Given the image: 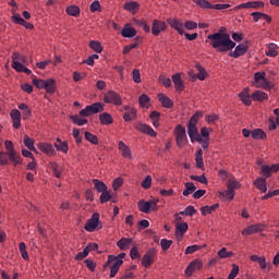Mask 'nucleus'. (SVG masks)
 Returning a JSON list of instances; mask_svg holds the SVG:
<instances>
[{
  "label": "nucleus",
  "instance_id": "1",
  "mask_svg": "<svg viewBox=\"0 0 279 279\" xmlns=\"http://www.w3.org/2000/svg\"><path fill=\"white\" fill-rule=\"evenodd\" d=\"M210 40V45L214 49H217L220 53L226 51H232L236 47V43L230 39V35L226 33H215L207 36Z\"/></svg>",
  "mask_w": 279,
  "mask_h": 279
},
{
  "label": "nucleus",
  "instance_id": "2",
  "mask_svg": "<svg viewBox=\"0 0 279 279\" xmlns=\"http://www.w3.org/2000/svg\"><path fill=\"white\" fill-rule=\"evenodd\" d=\"M32 82L36 88L39 90H46L48 95H54L58 90V83H56L54 78L41 80L34 77Z\"/></svg>",
  "mask_w": 279,
  "mask_h": 279
},
{
  "label": "nucleus",
  "instance_id": "3",
  "mask_svg": "<svg viewBox=\"0 0 279 279\" xmlns=\"http://www.w3.org/2000/svg\"><path fill=\"white\" fill-rule=\"evenodd\" d=\"M202 119V112H196L194 116L191 117L187 123V134L190 137L191 143H195V141H201L199 131L197 130V121Z\"/></svg>",
  "mask_w": 279,
  "mask_h": 279
},
{
  "label": "nucleus",
  "instance_id": "4",
  "mask_svg": "<svg viewBox=\"0 0 279 279\" xmlns=\"http://www.w3.org/2000/svg\"><path fill=\"white\" fill-rule=\"evenodd\" d=\"M158 199H150L147 202H145V199H141L137 203L138 210L145 215H147L149 210L156 213V210H158Z\"/></svg>",
  "mask_w": 279,
  "mask_h": 279
},
{
  "label": "nucleus",
  "instance_id": "5",
  "mask_svg": "<svg viewBox=\"0 0 279 279\" xmlns=\"http://www.w3.org/2000/svg\"><path fill=\"white\" fill-rule=\"evenodd\" d=\"M12 61V69H14V71H29V69L25 68L27 62V58H25V56L19 52H13Z\"/></svg>",
  "mask_w": 279,
  "mask_h": 279
},
{
  "label": "nucleus",
  "instance_id": "6",
  "mask_svg": "<svg viewBox=\"0 0 279 279\" xmlns=\"http://www.w3.org/2000/svg\"><path fill=\"white\" fill-rule=\"evenodd\" d=\"M104 104L102 102H94L85 107V109L80 111L81 117H90L93 114H99V112H104Z\"/></svg>",
  "mask_w": 279,
  "mask_h": 279
},
{
  "label": "nucleus",
  "instance_id": "7",
  "mask_svg": "<svg viewBox=\"0 0 279 279\" xmlns=\"http://www.w3.org/2000/svg\"><path fill=\"white\" fill-rule=\"evenodd\" d=\"M255 88H264V90H271V83L265 78V72H256L254 75V83Z\"/></svg>",
  "mask_w": 279,
  "mask_h": 279
},
{
  "label": "nucleus",
  "instance_id": "8",
  "mask_svg": "<svg viewBox=\"0 0 279 279\" xmlns=\"http://www.w3.org/2000/svg\"><path fill=\"white\" fill-rule=\"evenodd\" d=\"M101 228H104V223L99 221V213L93 214L85 225L86 232H95V230H101Z\"/></svg>",
  "mask_w": 279,
  "mask_h": 279
},
{
  "label": "nucleus",
  "instance_id": "9",
  "mask_svg": "<svg viewBox=\"0 0 279 279\" xmlns=\"http://www.w3.org/2000/svg\"><path fill=\"white\" fill-rule=\"evenodd\" d=\"M105 104H112L113 106H122L123 99L121 95L117 94L114 90H109L104 96Z\"/></svg>",
  "mask_w": 279,
  "mask_h": 279
},
{
  "label": "nucleus",
  "instance_id": "10",
  "mask_svg": "<svg viewBox=\"0 0 279 279\" xmlns=\"http://www.w3.org/2000/svg\"><path fill=\"white\" fill-rule=\"evenodd\" d=\"M175 141L178 147H184L186 143H189V137L186 136V129H184L182 125L177 126V133H175Z\"/></svg>",
  "mask_w": 279,
  "mask_h": 279
},
{
  "label": "nucleus",
  "instance_id": "11",
  "mask_svg": "<svg viewBox=\"0 0 279 279\" xmlns=\"http://www.w3.org/2000/svg\"><path fill=\"white\" fill-rule=\"evenodd\" d=\"M156 248H149L142 258L143 267H151V265H154V263L156 262Z\"/></svg>",
  "mask_w": 279,
  "mask_h": 279
},
{
  "label": "nucleus",
  "instance_id": "12",
  "mask_svg": "<svg viewBox=\"0 0 279 279\" xmlns=\"http://www.w3.org/2000/svg\"><path fill=\"white\" fill-rule=\"evenodd\" d=\"M250 260L253 263H258L260 269L265 271H269L271 269V262H267V258L265 256L258 257V255H251Z\"/></svg>",
  "mask_w": 279,
  "mask_h": 279
},
{
  "label": "nucleus",
  "instance_id": "13",
  "mask_svg": "<svg viewBox=\"0 0 279 279\" xmlns=\"http://www.w3.org/2000/svg\"><path fill=\"white\" fill-rule=\"evenodd\" d=\"M165 29H167V23L159 20L153 21V26H151L153 36H160V32H165Z\"/></svg>",
  "mask_w": 279,
  "mask_h": 279
},
{
  "label": "nucleus",
  "instance_id": "14",
  "mask_svg": "<svg viewBox=\"0 0 279 279\" xmlns=\"http://www.w3.org/2000/svg\"><path fill=\"white\" fill-rule=\"evenodd\" d=\"M204 267V264L199 259H195L192 263L189 264V266L185 268L186 276L191 277L193 276L194 271H199Z\"/></svg>",
  "mask_w": 279,
  "mask_h": 279
},
{
  "label": "nucleus",
  "instance_id": "15",
  "mask_svg": "<svg viewBox=\"0 0 279 279\" xmlns=\"http://www.w3.org/2000/svg\"><path fill=\"white\" fill-rule=\"evenodd\" d=\"M167 23L172 29H175L180 36H184V24L180 22V20L170 17L167 20Z\"/></svg>",
  "mask_w": 279,
  "mask_h": 279
},
{
  "label": "nucleus",
  "instance_id": "16",
  "mask_svg": "<svg viewBox=\"0 0 279 279\" xmlns=\"http://www.w3.org/2000/svg\"><path fill=\"white\" fill-rule=\"evenodd\" d=\"M250 8H253V10H258L260 8H265V2L263 1H248L245 3H241L238 5V10H250Z\"/></svg>",
  "mask_w": 279,
  "mask_h": 279
},
{
  "label": "nucleus",
  "instance_id": "17",
  "mask_svg": "<svg viewBox=\"0 0 279 279\" xmlns=\"http://www.w3.org/2000/svg\"><path fill=\"white\" fill-rule=\"evenodd\" d=\"M135 130H137L138 132H142L143 134H147L148 136H151L153 138H156V136H157L156 131H154V129H151V126H149L148 124H145V123H138L135 126Z\"/></svg>",
  "mask_w": 279,
  "mask_h": 279
},
{
  "label": "nucleus",
  "instance_id": "18",
  "mask_svg": "<svg viewBox=\"0 0 279 279\" xmlns=\"http://www.w3.org/2000/svg\"><path fill=\"white\" fill-rule=\"evenodd\" d=\"M265 230V225H251L247 228L243 229V236H247L250 234H256L257 232H263Z\"/></svg>",
  "mask_w": 279,
  "mask_h": 279
},
{
  "label": "nucleus",
  "instance_id": "19",
  "mask_svg": "<svg viewBox=\"0 0 279 279\" xmlns=\"http://www.w3.org/2000/svg\"><path fill=\"white\" fill-rule=\"evenodd\" d=\"M246 52H247V45L239 44L235 47V50L230 52V57L231 58H241V56H245Z\"/></svg>",
  "mask_w": 279,
  "mask_h": 279
},
{
  "label": "nucleus",
  "instance_id": "20",
  "mask_svg": "<svg viewBox=\"0 0 279 279\" xmlns=\"http://www.w3.org/2000/svg\"><path fill=\"white\" fill-rule=\"evenodd\" d=\"M172 82L178 93H182V90H184V81H182V75L180 73L172 75Z\"/></svg>",
  "mask_w": 279,
  "mask_h": 279
},
{
  "label": "nucleus",
  "instance_id": "21",
  "mask_svg": "<svg viewBox=\"0 0 279 279\" xmlns=\"http://www.w3.org/2000/svg\"><path fill=\"white\" fill-rule=\"evenodd\" d=\"M186 230H189V223H186V222H177L175 223V236H177V239H180L181 236H184Z\"/></svg>",
  "mask_w": 279,
  "mask_h": 279
},
{
  "label": "nucleus",
  "instance_id": "22",
  "mask_svg": "<svg viewBox=\"0 0 279 279\" xmlns=\"http://www.w3.org/2000/svg\"><path fill=\"white\" fill-rule=\"evenodd\" d=\"M38 149L44 151V154H48V156H56V149L53 148V145L49 143H39Z\"/></svg>",
  "mask_w": 279,
  "mask_h": 279
},
{
  "label": "nucleus",
  "instance_id": "23",
  "mask_svg": "<svg viewBox=\"0 0 279 279\" xmlns=\"http://www.w3.org/2000/svg\"><path fill=\"white\" fill-rule=\"evenodd\" d=\"M124 110H125V112H130V113H124V116H123V119L126 123H130V121H134V119H136L137 111L135 108L125 106ZM130 114H131V117H130Z\"/></svg>",
  "mask_w": 279,
  "mask_h": 279
},
{
  "label": "nucleus",
  "instance_id": "24",
  "mask_svg": "<svg viewBox=\"0 0 279 279\" xmlns=\"http://www.w3.org/2000/svg\"><path fill=\"white\" fill-rule=\"evenodd\" d=\"M10 117L13 121V128H15V130H19V128H21V111H19L17 109H13L10 113Z\"/></svg>",
  "mask_w": 279,
  "mask_h": 279
},
{
  "label": "nucleus",
  "instance_id": "25",
  "mask_svg": "<svg viewBox=\"0 0 279 279\" xmlns=\"http://www.w3.org/2000/svg\"><path fill=\"white\" fill-rule=\"evenodd\" d=\"M118 149H120L123 158H129V160L132 159V150L128 147V145H125L123 141L118 143Z\"/></svg>",
  "mask_w": 279,
  "mask_h": 279
},
{
  "label": "nucleus",
  "instance_id": "26",
  "mask_svg": "<svg viewBox=\"0 0 279 279\" xmlns=\"http://www.w3.org/2000/svg\"><path fill=\"white\" fill-rule=\"evenodd\" d=\"M112 263H113V265H111V267H113V269H118V271H119V269L121 268V265H123V259H121L114 255H109L107 265H110Z\"/></svg>",
  "mask_w": 279,
  "mask_h": 279
},
{
  "label": "nucleus",
  "instance_id": "27",
  "mask_svg": "<svg viewBox=\"0 0 279 279\" xmlns=\"http://www.w3.org/2000/svg\"><path fill=\"white\" fill-rule=\"evenodd\" d=\"M99 121L101 125H112L114 123V119L112 118V114L108 112L100 113Z\"/></svg>",
  "mask_w": 279,
  "mask_h": 279
},
{
  "label": "nucleus",
  "instance_id": "28",
  "mask_svg": "<svg viewBox=\"0 0 279 279\" xmlns=\"http://www.w3.org/2000/svg\"><path fill=\"white\" fill-rule=\"evenodd\" d=\"M158 100L163 106V108H173V100H171V98H169L167 95L158 94Z\"/></svg>",
  "mask_w": 279,
  "mask_h": 279
},
{
  "label": "nucleus",
  "instance_id": "29",
  "mask_svg": "<svg viewBox=\"0 0 279 279\" xmlns=\"http://www.w3.org/2000/svg\"><path fill=\"white\" fill-rule=\"evenodd\" d=\"M54 147L58 151H62L63 154H69V144L66 142H62L60 137L57 138V143H54Z\"/></svg>",
  "mask_w": 279,
  "mask_h": 279
},
{
  "label": "nucleus",
  "instance_id": "30",
  "mask_svg": "<svg viewBox=\"0 0 279 279\" xmlns=\"http://www.w3.org/2000/svg\"><path fill=\"white\" fill-rule=\"evenodd\" d=\"M239 97L245 106H252V97L250 96V88L246 87L245 90L239 94Z\"/></svg>",
  "mask_w": 279,
  "mask_h": 279
},
{
  "label": "nucleus",
  "instance_id": "31",
  "mask_svg": "<svg viewBox=\"0 0 279 279\" xmlns=\"http://www.w3.org/2000/svg\"><path fill=\"white\" fill-rule=\"evenodd\" d=\"M189 77L191 82H195V80H201V82H204V80L208 77V72L199 71L197 74H193V72H189Z\"/></svg>",
  "mask_w": 279,
  "mask_h": 279
},
{
  "label": "nucleus",
  "instance_id": "32",
  "mask_svg": "<svg viewBox=\"0 0 279 279\" xmlns=\"http://www.w3.org/2000/svg\"><path fill=\"white\" fill-rule=\"evenodd\" d=\"M265 99H269V96L263 90H256L252 94L253 101H265Z\"/></svg>",
  "mask_w": 279,
  "mask_h": 279
},
{
  "label": "nucleus",
  "instance_id": "33",
  "mask_svg": "<svg viewBox=\"0 0 279 279\" xmlns=\"http://www.w3.org/2000/svg\"><path fill=\"white\" fill-rule=\"evenodd\" d=\"M254 184H255L256 189H258V191H260V193L267 192V180L266 179L259 178L254 181Z\"/></svg>",
  "mask_w": 279,
  "mask_h": 279
},
{
  "label": "nucleus",
  "instance_id": "34",
  "mask_svg": "<svg viewBox=\"0 0 279 279\" xmlns=\"http://www.w3.org/2000/svg\"><path fill=\"white\" fill-rule=\"evenodd\" d=\"M136 34H137V32L135 31L134 27L125 26L121 31V35L123 36V38H134V36H136Z\"/></svg>",
  "mask_w": 279,
  "mask_h": 279
},
{
  "label": "nucleus",
  "instance_id": "35",
  "mask_svg": "<svg viewBox=\"0 0 279 279\" xmlns=\"http://www.w3.org/2000/svg\"><path fill=\"white\" fill-rule=\"evenodd\" d=\"M117 245L120 250L125 251L130 245H132V239L130 238H122L117 242Z\"/></svg>",
  "mask_w": 279,
  "mask_h": 279
},
{
  "label": "nucleus",
  "instance_id": "36",
  "mask_svg": "<svg viewBox=\"0 0 279 279\" xmlns=\"http://www.w3.org/2000/svg\"><path fill=\"white\" fill-rule=\"evenodd\" d=\"M195 162L197 169H203L204 168V150L198 149L195 155Z\"/></svg>",
  "mask_w": 279,
  "mask_h": 279
},
{
  "label": "nucleus",
  "instance_id": "37",
  "mask_svg": "<svg viewBox=\"0 0 279 279\" xmlns=\"http://www.w3.org/2000/svg\"><path fill=\"white\" fill-rule=\"evenodd\" d=\"M252 138L255 141H264V138H267V134L263 132V129H254L252 131Z\"/></svg>",
  "mask_w": 279,
  "mask_h": 279
},
{
  "label": "nucleus",
  "instance_id": "38",
  "mask_svg": "<svg viewBox=\"0 0 279 279\" xmlns=\"http://www.w3.org/2000/svg\"><path fill=\"white\" fill-rule=\"evenodd\" d=\"M93 184H94V189L98 193H104L108 189V185H106V183H104L102 181H99L98 179H94Z\"/></svg>",
  "mask_w": 279,
  "mask_h": 279
},
{
  "label": "nucleus",
  "instance_id": "39",
  "mask_svg": "<svg viewBox=\"0 0 279 279\" xmlns=\"http://www.w3.org/2000/svg\"><path fill=\"white\" fill-rule=\"evenodd\" d=\"M197 191V187L193 182H186L185 183V190L183 191V196L189 197V195L195 193Z\"/></svg>",
  "mask_w": 279,
  "mask_h": 279
},
{
  "label": "nucleus",
  "instance_id": "40",
  "mask_svg": "<svg viewBox=\"0 0 279 279\" xmlns=\"http://www.w3.org/2000/svg\"><path fill=\"white\" fill-rule=\"evenodd\" d=\"M8 156H9V160L13 162L14 167H16V165H22L23 160L21 159V155L16 153V150H14L13 153H10Z\"/></svg>",
  "mask_w": 279,
  "mask_h": 279
},
{
  "label": "nucleus",
  "instance_id": "41",
  "mask_svg": "<svg viewBox=\"0 0 279 279\" xmlns=\"http://www.w3.org/2000/svg\"><path fill=\"white\" fill-rule=\"evenodd\" d=\"M217 208H219V204H214L211 206H204L201 208V213L204 217H206V215H210V214L215 213V210H217Z\"/></svg>",
  "mask_w": 279,
  "mask_h": 279
},
{
  "label": "nucleus",
  "instance_id": "42",
  "mask_svg": "<svg viewBox=\"0 0 279 279\" xmlns=\"http://www.w3.org/2000/svg\"><path fill=\"white\" fill-rule=\"evenodd\" d=\"M138 2H126L124 4V10L128 12H131L132 14H135V12H138Z\"/></svg>",
  "mask_w": 279,
  "mask_h": 279
},
{
  "label": "nucleus",
  "instance_id": "43",
  "mask_svg": "<svg viewBox=\"0 0 279 279\" xmlns=\"http://www.w3.org/2000/svg\"><path fill=\"white\" fill-rule=\"evenodd\" d=\"M235 192L228 189L223 192H219V197H225L226 199H229V202H232L234 199Z\"/></svg>",
  "mask_w": 279,
  "mask_h": 279
},
{
  "label": "nucleus",
  "instance_id": "44",
  "mask_svg": "<svg viewBox=\"0 0 279 279\" xmlns=\"http://www.w3.org/2000/svg\"><path fill=\"white\" fill-rule=\"evenodd\" d=\"M24 145L29 149V151H36V147L34 146V138L29 137L28 135L24 136Z\"/></svg>",
  "mask_w": 279,
  "mask_h": 279
},
{
  "label": "nucleus",
  "instance_id": "45",
  "mask_svg": "<svg viewBox=\"0 0 279 279\" xmlns=\"http://www.w3.org/2000/svg\"><path fill=\"white\" fill-rule=\"evenodd\" d=\"M89 47L90 49H93V51H95L96 53H101V51H104V47H101V43L97 41V40H90L89 41Z\"/></svg>",
  "mask_w": 279,
  "mask_h": 279
},
{
  "label": "nucleus",
  "instance_id": "46",
  "mask_svg": "<svg viewBox=\"0 0 279 279\" xmlns=\"http://www.w3.org/2000/svg\"><path fill=\"white\" fill-rule=\"evenodd\" d=\"M71 121L75 124V125H86V123H88V120L86 119H82L80 116L75 114V116H71L70 117Z\"/></svg>",
  "mask_w": 279,
  "mask_h": 279
},
{
  "label": "nucleus",
  "instance_id": "47",
  "mask_svg": "<svg viewBox=\"0 0 279 279\" xmlns=\"http://www.w3.org/2000/svg\"><path fill=\"white\" fill-rule=\"evenodd\" d=\"M66 14L70 16H80V7L77 5H70L65 9Z\"/></svg>",
  "mask_w": 279,
  "mask_h": 279
},
{
  "label": "nucleus",
  "instance_id": "48",
  "mask_svg": "<svg viewBox=\"0 0 279 279\" xmlns=\"http://www.w3.org/2000/svg\"><path fill=\"white\" fill-rule=\"evenodd\" d=\"M85 138H86V141L92 143V145H99V140L97 138V135H95L88 131L85 132Z\"/></svg>",
  "mask_w": 279,
  "mask_h": 279
},
{
  "label": "nucleus",
  "instance_id": "49",
  "mask_svg": "<svg viewBox=\"0 0 279 279\" xmlns=\"http://www.w3.org/2000/svg\"><path fill=\"white\" fill-rule=\"evenodd\" d=\"M51 169L53 171L54 178L61 179L62 178V168L57 162L51 163Z\"/></svg>",
  "mask_w": 279,
  "mask_h": 279
},
{
  "label": "nucleus",
  "instance_id": "50",
  "mask_svg": "<svg viewBox=\"0 0 279 279\" xmlns=\"http://www.w3.org/2000/svg\"><path fill=\"white\" fill-rule=\"evenodd\" d=\"M278 46L276 44H269L268 51H266V56H270V58H276L278 56Z\"/></svg>",
  "mask_w": 279,
  "mask_h": 279
},
{
  "label": "nucleus",
  "instance_id": "51",
  "mask_svg": "<svg viewBox=\"0 0 279 279\" xmlns=\"http://www.w3.org/2000/svg\"><path fill=\"white\" fill-rule=\"evenodd\" d=\"M227 189H229L230 191H236V189H241V183H239V181L236 180L230 179L227 182Z\"/></svg>",
  "mask_w": 279,
  "mask_h": 279
},
{
  "label": "nucleus",
  "instance_id": "52",
  "mask_svg": "<svg viewBox=\"0 0 279 279\" xmlns=\"http://www.w3.org/2000/svg\"><path fill=\"white\" fill-rule=\"evenodd\" d=\"M218 256H219V258H230V257L234 256V253L233 252H228V248L222 247L218 252Z\"/></svg>",
  "mask_w": 279,
  "mask_h": 279
},
{
  "label": "nucleus",
  "instance_id": "53",
  "mask_svg": "<svg viewBox=\"0 0 279 279\" xmlns=\"http://www.w3.org/2000/svg\"><path fill=\"white\" fill-rule=\"evenodd\" d=\"M112 199V195H110V192L108 190H105L101 192L100 195V204H106L107 202H110Z\"/></svg>",
  "mask_w": 279,
  "mask_h": 279
},
{
  "label": "nucleus",
  "instance_id": "54",
  "mask_svg": "<svg viewBox=\"0 0 279 279\" xmlns=\"http://www.w3.org/2000/svg\"><path fill=\"white\" fill-rule=\"evenodd\" d=\"M191 180H194L195 182H199L201 184H208V179H206V175H190Z\"/></svg>",
  "mask_w": 279,
  "mask_h": 279
},
{
  "label": "nucleus",
  "instance_id": "55",
  "mask_svg": "<svg viewBox=\"0 0 279 279\" xmlns=\"http://www.w3.org/2000/svg\"><path fill=\"white\" fill-rule=\"evenodd\" d=\"M149 96H147L146 94H142L138 98V102L141 108H147V104H149Z\"/></svg>",
  "mask_w": 279,
  "mask_h": 279
},
{
  "label": "nucleus",
  "instance_id": "56",
  "mask_svg": "<svg viewBox=\"0 0 279 279\" xmlns=\"http://www.w3.org/2000/svg\"><path fill=\"white\" fill-rule=\"evenodd\" d=\"M135 25H137V27H141L142 29H144V32L146 34H149V32H151V28L149 27V25H147L146 22L144 21H135Z\"/></svg>",
  "mask_w": 279,
  "mask_h": 279
},
{
  "label": "nucleus",
  "instance_id": "57",
  "mask_svg": "<svg viewBox=\"0 0 279 279\" xmlns=\"http://www.w3.org/2000/svg\"><path fill=\"white\" fill-rule=\"evenodd\" d=\"M160 245H161V248L163 250V252H167V250H169V247H171V245H173V241L167 240V239H161Z\"/></svg>",
  "mask_w": 279,
  "mask_h": 279
},
{
  "label": "nucleus",
  "instance_id": "58",
  "mask_svg": "<svg viewBox=\"0 0 279 279\" xmlns=\"http://www.w3.org/2000/svg\"><path fill=\"white\" fill-rule=\"evenodd\" d=\"M196 4L199 5V8H204L205 10H213V4H210V2L207 0H196Z\"/></svg>",
  "mask_w": 279,
  "mask_h": 279
},
{
  "label": "nucleus",
  "instance_id": "59",
  "mask_svg": "<svg viewBox=\"0 0 279 279\" xmlns=\"http://www.w3.org/2000/svg\"><path fill=\"white\" fill-rule=\"evenodd\" d=\"M236 276H239V265L233 264L232 269L228 276V279H234V278H236Z\"/></svg>",
  "mask_w": 279,
  "mask_h": 279
},
{
  "label": "nucleus",
  "instance_id": "60",
  "mask_svg": "<svg viewBox=\"0 0 279 279\" xmlns=\"http://www.w3.org/2000/svg\"><path fill=\"white\" fill-rule=\"evenodd\" d=\"M4 147H5V149H7V154L9 155V154H12V153H14V151H16L15 149H14V144L12 143V141H10V140H7L5 142H4Z\"/></svg>",
  "mask_w": 279,
  "mask_h": 279
},
{
  "label": "nucleus",
  "instance_id": "61",
  "mask_svg": "<svg viewBox=\"0 0 279 279\" xmlns=\"http://www.w3.org/2000/svg\"><path fill=\"white\" fill-rule=\"evenodd\" d=\"M90 12H101V3H99V0H95L90 7H89Z\"/></svg>",
  "mask_w": 279,
  "mask_h": 279
},
{
  "label": "nucleus",
  "instance_id": "62",
  "mask_svg": "<svg viewBox=\"0 0 279 279\" xmlns=\"http://www.w3.org/2000/svg\"><path fill=\"white\" fill-rule=\"evenodd\" d=\"M89 252L88 250L85 247L82 252L77 253L75 255V260H84V258H86V256H88Z\"/></svg>",
  "mask_w": 279,
  "mask_h": 279
},
{
  "label": "nucleus",
  "instance_id": "63",
  "mask_svg": "<svg viewBox=\"0 0 279 279\" xmlns=\"http://www.w3.org/2000/svg\"><path fill=\"white\" fill-rule=\"evenodd\" d=\"M142 189H151V175H147L145 180L142 181Z\"/></svg>",
  "mask_w": 279,
  "mask_h": 279
},
{
  "label": "nucleus",
  "instance_id": "64",
  "mask_svg": "<svg viewBox=\"0 0 279 279\" xmlns=\"http://www.w3.org/2000/svg\"><path fill=\"white\" fill-rule=\"evenodd\" d=\"M84 77H86L85 72L75 71L73 74L74 82H80V80H84Z\"/></svg>",
  "mask_w": 279,
  "mask_h": 279
}]
</instances>
